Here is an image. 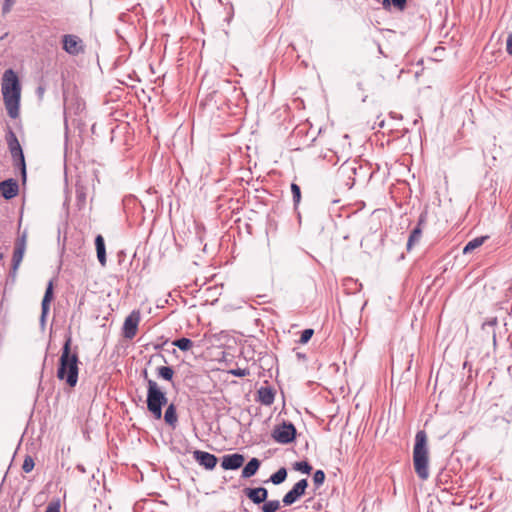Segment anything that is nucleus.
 I'll list each match as a JSON object with an SVG mask.
<instances>
[{"instance_id":"nucleus-8","label":"nucleus","mask_w":512,"mask_h":512,"mask_svg":"<svg viewBox=\"0 0 512 512\" xmlns=\"http://www.w3.org/2000/svg\"><path fill=\"white\" fill-rule=\"evenodd\" d=\"M308 487L307 479H301L294 484L291 490H289L282 498L284 506H290L294 504L300 497L305 494Z\"/></svg>"},{"instance_id":"nucleus-33","label":"nucleus","mask_w":512,"mask_h":512,"mask_svg":"<svg viewBox=\"0 0 512 512\" xmlns=\"http://www.w3.org/2000/svg\"><path fill=\"white\" fill-rule=\"evenodd\" d=\"M314 330L313 329H305L301 333V337L299 342L301 344H306L313 336Z\"/></svg>"},{"instance_id":"nucleus-20","label":"nucleus","mask_w":512,"mask_h":512,"mask_svg":"<svg viewBox=\"0 0 512 512\" xmlns=\"http://www.w3.org/2000/svg\"><path fill=\"white\" fill-rule=\"evenodd\" d=\"M488 236H480L470 240L463 248V254H469L476 248H479L488 239Z\"/></svg>"},{"instance_id":"nucleus-16","label":"nucleus","mask_w":512,"mask_h":512,"mask_svg":"<svg viewBox=\"0 0 512 512\" xmlns=\"http://www.w3.org/2000/svg\"><path fill=\"white\" fill-rule=\"evenodd\" d=\"M257 394H258V401L261 404L266 405V406H270L273 404L274 399H275V393L271 387H269V386L261 387L257 391Z\"/></svg>"},{"instance_id":"nucleus-32","label":"nucleus","mask_w":512,"mask_h":512,"mask_svg":"<svg viewBox=\"0 0 512 512\" xmlns=\"http://www.w3.org/2000/svg\"><path fill=\"white\" fill-rule=\"evenodd\" d=\"M35 466L34 460L31 456H26L22 465V469L25 473H29Z\"/></svg>"},{"instance_id":"nucleus-12","label":"nucleus","mask_w":512,"mask_h":512,"mask_svg":"<svg viewBox=\"0 0 512 512\" xmlns=\"http://www.w3.org/2000/svg\"><path fill=\"white\" fill-rule=\"evenodd\" d=\"M53 281L50 280L48 282V285L46 287V290H45V293H44V296H43V299H42V302H41V316H40V322H41V325L43 326L45 324V321H46V317L49 313V309H50V303L53 299Z\"/></svg>"},{"instance_id":"nucleus-18","label":"nucleus","mask_w":512,"mask_h":512,"mask_svg":"<svg viewBox=\"0 0 512 512\" xmlns=\"http://www.w3.org/2000/svg\"><path fill=\"white\" fill-rule=\"evenodd\" d=\"M95 247L97 252V258L100 264L104 267L106 265V248L105 241L102 235H97L95 238Z\"/></svg>"},{"instance_id":"nucleus-9","label":"nucleus","mask_w":512,"mask_h":512,"mask_svg":"<svg viewBox=\"0 0 512 512\" xmlns=\"http://www.w3.org/2000/svg\"><path fill=\"white\" fill-rule=\"evenodd\" d=\"M62 44L64 51L72 56H77L84 52L83 41L76 35H64L62 37Z\"/></svg>"},{"instance_id":"nucleus-19","label":"nucleus","mask_w":512,"mask_h":512,"mask_svg":"<svg viewBox=\"0 0 512 512\" xmlns=\"http://www.w3.org/2000/svg\"><path fill=\"white\" fill-rule=\"evenodd\" d=\"M164 421L168 424L172 429H175L178 422V416L176 412V406L171 403L167 406L166 411L164 413Z\"/></svg>"},{"instance_id":"nucleus-41","label":"nucleus","mask_w":512,"mask_h":512,"mask_svg":"<svg viewBox=\"0 0 512 512\" xmlns=\"http://www.w3.org/2000/svg\"><path fill=\"white\" fill-rule=\"evenodd\" d=\"M77 468H78L79 470H81L82 472H84V471H85V470H84V468H83L81 465H78V466H77Z\"/></svg>"},{"instance_id":"nucleus-11","label":"nucleus","mask_w":512,"mask_h":512,"mask_svg":"<svg viewBox=\"0 0 512 512\" xmlns=\"http://www.w3.org/2000/svg\"><path fill=\"white\" fill-rule=\"evenodd\" d=\"M193 458L199 463V465L203 466L207 470L214 469L218 462V459L214 454L201 450H195L193 452Z\"/></svg>"},{"instance_id":"nucleus-34","label":"nucleus","mask_w":512,"mask_h":512,"mask_svg":"<svg viewBox=\"0 0 512 512\" xmlns=\"http://www.w3.org/2000/svg\"><path fill=\"white\" fill-rule=\"evenodd\" d=\"M230 374H232L233 376H236V377H245V376H248L250 374V371L246 368L242 369V368H235V369H231L229 371Z\"/></svg>"},{"instance_id":"nucleus-10","label":"nucleus","mask_w":512,"mask_h":512,"mask_svg":"<svg viewBox=\"0 0 512 512\" xmlns=\"http://www.w3.org/2000/svg\"><path fill=\"white\" fill-rule=\"evenodd\" d=\"M141 316L138 310H133L125 319L123 324V336L126 339H133L136 336Z\"/></svg>"},{"instance_id":"nucleus-40","label":"nucleus","mask_w":512,"mask_h":512,"mask_svg":"<svg viewBox=\"0 0 512 512\" xmlns=\"http://www.w3.org/2000/svg\"><path fill=\"white\" fill-rule=\"evenodd\" d=\"M4 258V253L2 251H0V261L3 260Z\"/></svg>"},{"instance_id":"nucleus-36","label":"nucleus","mask_w":512,"mask_h":512,"mask_svg":"<svg viewBox=\"0 0 512 512\" xmlns=\"http://www.w3.org/2000/svg\"><path fill=\"white\" fill-rule=\"evenodd\" d=\"M16 0H4L3 6H2V12L3 14H7L10 12L12 6L14 5Z\"/></svg>"},{"instance_id":"nucleus-2","label":"nucleus","mask_w":512,"mask_h":512,"mask_svg":"<svg viewBox=\"0 0 512 512\" xmlns=\"http://www.w3.org/2000/svg\"><path fill=\"white\" fill-rule=\"evenodd\" d=\"M71 341L69 336L63 345L57 377L59 380H65L68 386L75 387L78 382L79 358L77 352H71Z\"/></svg>"},{"instance_id":"nucleus-43","label":"nucleus","mask_w":512,"mask_h":512,"mask_svg":"<svg viewBox=\"0 0 512 512\" xmlns=\"http://www.w3.org/2000/svg\"><path fill=\"white\" fill-rule=\"evenodd\" d=\"M42 92H43L42 87H39V93H42Z\"/></svg>"},{"instance_id":"nucleus-15","label":"nucleus","mask_w":512,"mask_h":512,"mask_svg":"<svg viewBox=\"0 0 512 512\" xmlns=\"http://www.w3.org/2000/svg\"><path fill=\"white\" fill-rule=\"evenodd\" d=\"M243 492L254 504L264 503L268 498V490L264 487L245 488Z\"/></svg>"},{"instance_id":"nucleus-38","label":"nucleus","mask_w":512,"mask_h":512,"mask_svg":"<svg viewBox=\"0 0 512 512\" xmlns=\"http://www.w3.org/2000/svg\"><path fill=\"white\" fill-rule=\"evenodd\" d=\"M506 51L509 55H512V32L508 34L506 40Z\"/></svg>"},{"instance_id":"nucleus-37","label":"nucleus","mask_w":512,"mask_h":512,"mask_svg":"<svg viewBox=\"0 0 512 512\" xmlns=\"http://www.w3.org/2000/svg\"><path fill=\"white\" fill-rule=\"evenodd\" d=\"M45 512H60V504L58 502L49 503Z\"/></svg>"},{"instance_id":"nucleus-29","label":"nucleus","mask_w":512,"mask_h":512,"mask_svg":"<svg viewBox=\"0 0 512 512\" xmlns=\"http://www.w3.org/2000/svg\"><path fill=\"white\" fill-rule=\"evenodd\" d=\"M291 193H292L294 205L299 204V202L301 200V190L297 184H295V183L291 184Z\"/></svg>"},{"instance_id":"nucleus-30","label":"nucleus","mask_w":512,"mask_h":512,"mask_svg":"<svg viewBox=\"0 0 512 512\" xmlns=\"http://www.w3.org/2000/svg\"><path fill=\"white\" fill-rule=\"evenodd\" d=\"M427 219H428V212L426 210H424L420 213L417 224L414 228H419L420 230L423 231V229L427 225Z\"/></svg>"},{"instance_id":"nucleus-17","label":"nucleus","mask_w":512,"mask_h":512,"mask_svg":"<svg viewBox=\"0 0 512 512\" xmlns=\"http://www.w3.org/2000/svg\"><path fill=\"white\" fill-rule=\"evenodd\" d=\"M261 462L257 458H251L242 470V478H250L259 470Z\"/></svg>"},{"instance_id":"nucleus-6","label":"nucleus","mask_w":512,"mask_h":512,"mask_svg":"<svg viewBox=\"0 0 512 512\" xmlns=\"http://www.w3.org/2000/svg\"><path fill=\"white\" fill-rule=\"evenodd\" d=\"M273 439L281 444H289L295 440L296 428L290 422H283L276 426L272 432Z\"/></svg>"},{"instance_id":"nucleus-1","label":"nucleus","mask_w":512,"mask_h":512,"mask_svg":"<svg viewBox=\"0 0 512 512\" xmlns=\"http://www.w3.org/2000/svg\"><path fill=\"white\" fill-rule=\"evenodd\" d=\"M2 94L8 115L15 119L19 116L21 85L13 69L5 70L2 78Z\"/></svg>"},{"instance_id":"nucleus-3","label":"nucleus","mask_w":512,"mask_h":512,"mask_svg":"<svg viewBox=\"0 0 512 512\" xmlns=\"http://www.w3.org/2000/svg\"><path fill=\"white\" fill-rule=\"evenodd\" d=\"M413 464L415 473L421 480L429 478V450L427 434L424 430L417 431L413 447Z\"/></svg>"},{"instance_id":"nucleus-26","label":"nucleus","mask_w":512,"mask_h":512,"mask_svg":"<svg viewBox=\"0 0 512 512\" xmlns=\"http://www.w3.org/2000/svg\"><path fill=\"white\" fill-rule=\"evenodd\" d=\"M281 507V502L279 500H266L262 507V512H276Z\"/></svg>"},{"instance_id":"nucleus-35","label":"nucleus","mask_w":512,"mask_h":512,"mask_svg":"<svg viewBox=\"0 0 512 512\" xmlns=\"http://www.w3.org/2000/svg\"><path fill=\"white\" fill-rule=\"evenodd\" d=\"M391 3L399 11H403L406 8L407 0H391Z\"/></svg>"},{"instance_id":"nucleus-14","label":"nucleus","mask_w":512,"mask_h":512,"mask_svg":"<svg viewBox=\"0 0 512 512\" xmlns=\"http://www.w3.org/2000/svg\"><path fill=\"white\" fill-rule=\"evenodd\" d=\"M19 192L16 180L10 178L0 182V195L6 200L14 198Z\"/></svg>"},{"instance_id":"nucleus-22","label":"nucleus","mask_w":512,"mask_h":512,"mask_svg":"<svg viewBox=\"0 0 512 512\" xmlns=\"http://www.w3.org/2000/svg\"><path fill=\"white\" fill-rule=\"evenodd\" d=\"M287 478V470L284 467H281L278 469L275 473H273L269 481L272 482L274 485H280L283 483Z\"/></svg>"},{"instance_id":"nucleus-25","label":"nucleus","mask_w":512,"mask_h":512,"mask_svg":"<svg viewBox=\"0 0 512 512\" xmlns=\"http://www.w3.org/2000/svg\"><path fill=\"white\" fill-rule=\"evenodd\" d=\"M356 171H357V166H356V162L355 161L345 162L339 168V172L342 175L348 176L349 178H350L351 174H356Z\"/></svg>"},{"instance_id":"nucleus-31","label":"nucleus","mask_w":512,"mask_h":512,"mask_svg":"<svg viewBox=\"0 0 512 512\" xmlns=\"http://www.w3.org/2000/svg\"><path fill=\"white\" fill-rule=\"evenodd\" d=\"M427 219H428V212L426 210H424L420 213L417 224L414 228H419L420 230L423 231V229L427 225Z\"/></svg>"},{"instance_id":"nucleus-7","label":"nucleus","mask_w":512,"mask_h":512,"mask_svg":"<svg viewBox=\"0 0 512 512\" xmlns=\"http://www.w3.org/2000/svg\"><path fill=\"white\" fill-rule=\"evenodd\" d=\"M26 250V233L19 236L15 242L12 266L10 271V277L14 280L17 274V270L23 260V256Z\"/></svg>"},{"instance_id":"nucleus-4","label":"nucleus","mask_w":512,"mask_h":512,"mask_svg":"<svg viewBox=\"0 0 512 512\" xmlns=\"http://www.w3.org/2000/svg\"><path fill=\"white\" fill-rule=\"evenodd\" d=\"M145 379H147V408L148 411L159 420L162 417V407L167 404L166 393L160 389L157 382L147 378V370L143 371Z\"/></svg>"},{"instance_id":"nucleus-23","label":"nucleus","mask_w":512,"mask_h":512,"mask_svg":"<svg viewBox=\"0 0 512 512\" xmlns=\"http://www.w3.org/2000/svg\"><path fill=\"white\" fill-rule=\"evenodd\" d=\"M172 345L181 351H188L193 347V341L189 338L182 337L173 340Z\"/></svg>"},{"instance_id":"nucleus-28","label":"nucleus","mask_w":512,"mask_h":512,"mask_svg":"<svg viewBox=\"0 0 512 512\" xmlns=\"http://www.w3.org/2000/svg\"><path fill=\"white\" fill-rule=\"evenodd\" d=\"M325 481V473L323 470H316L313 474V483L316 488H319L323 485Z\"/></svg>"},{"instance_id":"nucleus-27","label":"nucleus","mask_w":512,"mask_h":512,"mask_svg":"<svg viewBox=\"0 0 512 512\" xmlns=\"http://www.w3.org/2000/svg\"><path fill=\"white\" fill-rule=\"evenodd\" d=\"M294 469L304 474H310L312 466L307 461H299L294 464Z\"/></svg>"},{"instance_id":"nucleus-42","label":"nucleus","mask_w":512,"mask_h":512,"mask_svg":"<svg viewBox=\"0 0 512 512\" xmlns=\"http://www.w3.org/2000/svg\"><path fill=\"white\" fill-rule=\"evenodd\" d=\"M42 92H43L42 87H39V93H42Z\"/></svg>"},{"instance_id":"nucleus-13","label":"nucleus","mask_w":512,"mask_h":512,"mask_svg":"<svg viewBox=\"0 0 512 512\" xmlns=\"http://www.w3.org/2000/svg\"><path fill=\"white\" fill-rule=\"evenodd\" d=\"M244 456L239 453L227 454L222 457L221 467L224 470H237L244 463Z\"/></svg>"},{"instance_id":"nucleus-39","label":"nucleus","mask_w":512,"mask_h":512,"mask_svg":"<svg viewBox=\"0 0 512 512\" xmlns=\"http://www.w3.org/2000/svg\"><path fill=\"white\" fill-rule=\"evenodd\" d=\"M391 5V0H382V6L385 10H390Z\"/></svg>"},{"instance_id":"nucleus-24","label":"nucleus","mask_w":512,"mask_h":512,"mask_svg":"<svg viewBox=\"0 0 512 512\" xmlns=\"http://www.w3.org/2000/svg\"><path fill=\"white\" fill-rule=\"evenodd\" d=\"M157 376L166 381H171L174 376V370L170 366H161L157 368Z\"/></svg>"},{"instance_id":"nucleus-21","label":"nucleus","mask_w":512,"mask_h":512,"mask_svg":"<svg viewBox=\"0 0 512 512\" xmlns=\"http://www.w3.org/2000/svg\"><path fill=\"white\" fill-rule=\"evenodd\" d=\"M422 230L419 228H413L408 237V241L406 244L407 251H411L414 245L418 244L422 238Z\"/></svg>"},{"instance_id":"nucleus-5","label":"nucleus","mask_w":512,"mask_h":512,"mask_svg":"<svg viewBox=\"0 0 512 512\" xmlns=\"http://www.w3.org/2000/svg\"><path fill=\"white\" fill-rule=\"evenodd\" d=\"M7 143H8V147H9L11 156L15 162V165L20 167L22 176L25 179L26 178V165H25L24 154H23V151H22L19 141H18L15 133L12 130H9V132H8Z\"/></svg>"}]
</instances>
